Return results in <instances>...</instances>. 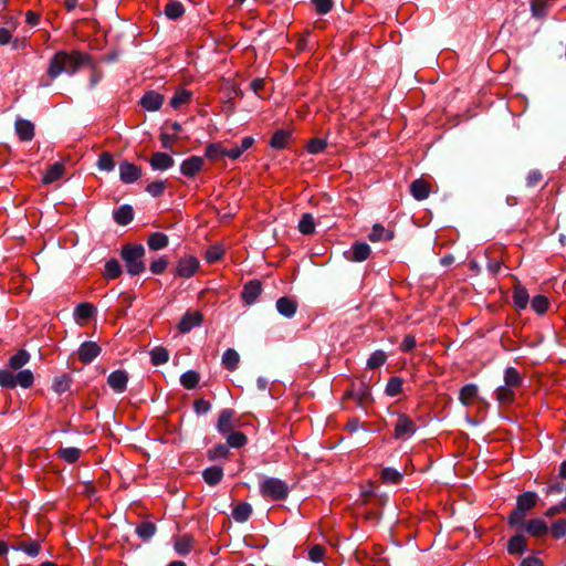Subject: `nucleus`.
<instances>
[{"label":"nucleus","instance_id":"774afa93","mask_svg":"<svg viewBox=\"0 0 566 566\" xmlns=\"http://www.w3.org/2000/svg\"><path fill=\"white\" fill-rule=\"evenodd\" d=\"M168 265V261L166 259H158L154 261L150 265V271L155 274L163 273Z\"/></svg>","mask_w":566,"mask_h":566},{"label":"nucleus","instance_id":"a211bd4d","mask_svg":"<svg viewBox=\"0 0 566 566\" xmlns=\"http://www.w3.org/2000/svg\"><path fill=\"white\" fill-rule=\"evenodd\" d=\"M229 150L230 148L222 143L209 144L206 147V157L211 160H219L222 157H229Z\"/></svg>","mask_w":566,"mask_h":566},{"label":"nucleus","instance_id":"338daca9","mask_svg":"<svg viewBox=\"0 0 566 566\" xmlns=\"http://www.w3.org/2000/svg\"><path fill=\"white\" fill-rule=\"evenodd\" d=\"M176 139V136L172 135L169 130L165 129L160 135V140L164 148L170 149Z\"/></svg>","mask_w":566,"mask_h":566},{"label":"nucleus","instance_id":"e2e57ef3","mask_svg":"<svg viewBox=\"0 0 566 566\" xmlns=\"http://www.w3.org/2000/svg\"><path fill=\"white\" fill-rule=\"evenodd\" d=\"M223 255V250L220 247H211L206 252V258L209 262H216Z\"/></svg>","mask_w":566,"mask_h":566},{"label":"nucleus","instance_id":"39448f33","mask_svg":"<svg viewBox=\"0 0 566 566\" xmlns=\"http://www.w3.org/2000/svg\"><path fill=\"white\" fill-rule=\"evenodd\" d=\"M346 397L353 399L355 403L364 410L374 401L370 388L366 385H359L357 388L349 391Z\"/></svg>","mask_w":566,"mask_h":566},{"label":"nucleus","instance_id":"b1692460","mask_svg":"<svg viewBox=\"0 0 566 566\" xmlns=\"http://www.w3.org/2000/svg\"><path fill=\"white\" fill-rule=\"evenodd\" d=\"M547 524L542 518H534L526 524V532L532 536H542L547 533Z\"/></svg>","mask_w":566,"mask_h":566},{"label":"nucleus","instance_id":"680f3d73","mask_svg":"<svg viewBox=\"0 0 566 566\" xmlns=\"http://www.w3.org/2000/svg\"><path fill=\"white\" fill-rule=\"evenodd\" d=\"M552 533L555 537H562L566 534V518L556 521L552 526Z\"/></svg>","mask_w":566,"mask_h":566},{"label":"nucleus","instance_id":"9b49d317","mask_svg":"<svg viewBox=\"0 0 566 566\" xmlns=\"http://www.w3.org/2000/svg\"><path fill=\"white\" fill-rule=\"evenodd\" d=\"M203 158L198 156H192L185 161H182L180 166L181 172L187 177H193L198 174L203 167Z\"/></svg>","mask_w":566,"mask_h":566},{"label":"nucleus","instance_id":"69168bd1","mask_svg":"<svg viewBox=\"0 0 566 566\" xmlns=\"http://www.w3.org/2000/svg\"><path fill=\"white\" fill-rule=\"evenodd\" d=\"M526 513L516 506V509L511 513L509 521L512 525L522 524L524 522Z\"/></svg>","mask_w":566,"mask_h":566},{"label":"nucleus","instance_id":"49530a36","mask_svg":"<svg viewBox=\"0 0 566 566\" xmlns=\"http://www.w3.org/2000/svg\"><path fill=\"white\" fill-rule=\"evenodd\" d=\"M402 379L399 377H392L389 379L385 392L390 397H396L402 391Z\"/></svg>","mask_w":566,"mask_h":566},{"label":"nucleus","instance_id":"052dcab7","mask_svg":"<svg viewBox=\"0 0 566 566\" xmlns=\"http://www.w3.org/2000/svg\"><path fill=\"white\" fill-rule=\"evenodd\" d=\"M381 478L386 482L398 483L401 479V474L395 469L386 468L381 471Z\"/></svg>","mask_w":566,"mask_h":566},{"label":"nucleus","instance_id":"864d4df0","mask_svg":"<svg viewBox=\"0 0 566 566\" xmlns=\"http://www.w3.org/2000/svg\"><path fill=\"white\" fill-rule=\"evenodd\" d=\"M0 386L4 388L15 387V375L7 369H0Z\"/></svg>","mask_w":566,"mask_h":566},{"label":"nucleus","instance_id":"4468645a","mask_svg":"<svg viewBox=\"0 0 566 566\" xmlns=\"http://www.w3.org/2000/svg\"><path fill=\"white\" fill-rule=\"evenodd\" d=\"M201 322H202V315L200 312H197V311L188 312L181 318V321L178 325V329L181 333H187L195 326H198Z\"/></svg>","mask_w":566,"mask_h":566},{"label":"nucleus","instance_id":"8fccbe9b","mask_svg":"<svg viewBox=\"0 0 566 566\" xmlns=\"http://www.w3.org/2000/svg\"><path fill=\"white\" fill-rule=\"evenodd\" d=\"M387 355L382 350L374 352L367 360V367L375 369L385 364Z\"/></svg>","mask_w":566,"mask_h":566},{"label":"nucleus","instance_id":"20e7f679","mask_svg":"<svg viewBox=\"0 0 566 566\" xmlns=\"http://www.w3.org/2000/svg\"><path fill=\"white\" fill-rule=\"evenodd\" d=\"M416 432V423L407 415H398L397 422L395 424V438L396 439H408Z\"/></svg>","mask_w":566,"mask_h":566},{"label":"nucleus","instance_id":"5fc2aeb1","mask_svg":"<svg viewBox=\"0 0 566 566\" xmlns=\"http://www.w3.org/2000/svg\"><path fill=\"white\" fill-rule=\"evenodd\" d=\"M136 532L142 538L148 539L155 535L156 526L153 523L145 522L137 527Z\"/></svg>","mask_w":566,"mask_h":566},{"label":"nucleus","instance_id":"603ef678","mask_svg":"<svg viewBox=\"0 0 566 566\" xmlns=\"http://www.w3.org/2000/svg\"><path fill=\"white\" fill-rule=\"evenodd\" d=\"M227 442L232 448H240L247 443V437L238 431L228 433Z\"/></svg>","mask_w":566,"mask_h":566},{"label":"nucleus","instance_id":"5701e85b","mask_svg":"<svg viewBox=\"0 0 566 566\" xmlns=\"http://www.w3.org/2000/svg\"><path fill=\"white\" fill-rule=\"evenodd\" d=\"M394 238L392 231L386 230L381 224L376 223L371 232L368 235V239L371 242H379V241H388Z\"/></svg>","mask_w":566,"mask_h":566},{"label":"nucleus","instance_id":"f257e3e1","mask_svg":"<svg viewBox=\"0 0 566 566\" xmlns=\"http://www.w3.org/2000/svg\"><path fill=\"white\" fill-rule=\"evenodd\" d=\"M83 61L84 55L78 52H57L50 62L48 74L54 78L61 73H74Z\"/></svg>","mask_w":566,"mask_h":566},{"label":"nucleus","instance_id":"4be33fe9","mask_svg":"<svg viewBox=\"0 0 566 566\" xmlns=\"http://www.w3.org/2000/svg\"><path fill=\"white\" fill-rule=\"evenodd\" d=\"M523 378L514 367H507L504 371V385L517 389L522 386Z\"/></svg>","mask_w":566,"mask_h":566},{"label":"nucleus","instance_id":"c03bdc74","mask_svg":"<svg viewBox=\"0 0 566 566\" xmlns=\"http://www.w3.org/2000/svg\"><path fill=\"white\" fill-rule=\"evenodd\" d=\"M526 543L522 535L513 536L507 544V549L511 554H521L525 551Z\"/></svg>","mask_w":566,"mask_h":566},{"label":"nucleus","instance_id":"dca6fc26","mask_svg":"<svg viewBox=\"0 0 566 566\" xmlns=\"http://www.w3.org/2000/svg\"><path fill=\"white\" fill-rule=\"evenodd\" d=\"M127 381H128L127 373L123 371V370L113 371L107 378V384L109 385V387L113 390L118 391V392H122L125 390Z\"/></svg>","mask_w":566,"mask_h":566},{"label":"nucleus","instance_id":"6e6d98bb","mask_svg":"<svg viewBox=\"0 0 566 566\" xmlns=\"http://www.w3.org/2000/svg\"><path fill=\"white\" fill-rule=\"evenodd\" d=\"M95 313V307L91 303H82L76 307L75 314L81 319H87Z\"/></svg>","mask_w":566,"mask_h":566},{"label":"nucleus","instance_id":"de8ad7c7","mask_svg":"<svg viewBox=\"0 0 566 566\" xmlns=\"http://www.w3.org/2000/svg\"><path fill=\"white\" fill-rule=\"evenodd\" d=\"M199 380V374L192 370L185 373L180 378L181 385L187 389H193L198 385Z\"/></svg>","mask_w":566,"mask_h":566},{"label":"nucleus","instance_id":"423d86ee","mask_svg":"<svg viewBox=\"0 0 566 566\" xmlns=\"http://www.w3.org/2000/svg\"><path fill=\"white\" fill-rule=\"evenodd\" d=\"M370 253L371 249L367 243L356 242L345 252V256L353 262H363L369 258Z\"/></svg>","mask_w":566,"mask_h":566},{"label":"nucleus","instance_id":"a18cd8bd","mask_svg":"<svg viewBox=\"0 0 566 566\" xmlns=\"http://www.w3.org/2000/svg\"><path fill=\"white\" fill-rule=\"evenodd\" d=\"M298 229L303 234H312L315 231V221L312 214L305 213L298 223Z\"/></svg>","mask_w":566,"mask_h":566},{"label":"nucleus","instance_id":"473e14b6","mask_svg":"<svg viewBox=\"0 0 566 566\" xmlns=\"http://www.w3.org/2000/svg\"><path fill=\"white\" fill-rule=\"evenodd\" d=\"M240 361V356L237 350L229 348L222 355V364L229 370H234Z\"/></svg>","mask_w":566,"mask_h":566},{"label":"nucleus","instance_id":"393cba45","mask_svg":"<svg viewBox=\"0 0 566 566\" xmlns=\"http://www.w3.org/2000/svg\"><path fill=\"white\" fill-rule=\"evenodd\" d=\"M537 502V495L534 492H525L517 497V507L527 513Z\"/></svg>","mask_w":566,"mask_h":566},{"label":"nucleus","instance_id":"f03ea898","mask_svg":"<svg viewBox=\"0 0 566 566\" xmlns=\"http://www.w3.org/2000/svg\"><path fill=\"white\" fill-rule=\"evenodd\" d=\"M145 255V248L142 244L126 245L122 250V258L125 261L127 272L132 275H137L145 270L143 256Z\"/></svg>","mask_w":566,"mask_h":566},{"label":"nucleus","instance_id":"6ab92c4d","mask_svg":"<svg viewBox=\"0 0 566 566\" xmlns=\"http://www.w3.org/2000/svg\"><path fill=\"white\" fill-rule=\"evenodd\" d=\"M530 302V295L524 286L516 285L513 290V304L516 310H525Z\"/></svg>","mask_w":566,"mask_h":566},{"label":"nucleus","instance_id":"412c9836","mask_svg":"<svg viewBox=\"0 0 566 566\" xmlns=\"http://www.w3.org/2000/svg\"><path fill=\"white\" fill-rule=\"evenodd\" d=\"M296 302L290 297H281L276 301L277 311L286 317L293 316L296 312Z\"/></svg>","mask_w":566,"mask_h":566},{"label":"nucleus","instance_id":"0e129e2a","mask_svg":"<svg viewBox=\"0 0 566 566\" xmlns=\"http://www.w3.org/2000/svg\"><path fill=\"white\" fill-rule=\"evenodd\" d=\"M228 452H229V450H228L227 446L219 444V446H216L214 448H212L209 451V458L211 460H214V459H218V458H223V457H227Z\"/></svg>","mask_w":566,"mask_h":566},{"label":"nucleus","instance_id":"a878e982","mask_svg":"<svg viewBox=\"0 0 566 566\" xmlns=\"http://www.w3.org/2000/svg\"><path fill=\"white\" fill-rule=\"evenodd\" d=\"M515 390L514 388L512 387H509V386H500L496 391H495V396H496V399L502 405H510L514 401V398H515Z\"/></svg>","mask_w":566,"mask_h":566},{"label":"nucleus","instance_id":"cd10ccee","mask_svg":"<svg viewBox=\"0 0 566 566\" xmlns=\"http://www.w3.org/2000/svg\"><path fill=\"white\" fill-rule=\"evenodd\" d=\"M29 360L30 354L24 349H20L15 355L10 357L8 364L12 370H20L24 365L29 363Z\"/></svg>","mask_w":566,"mask_h":566},{"label":"nucleus","instance_id":"0eeeda50","mask_svg":"<svg viewBox=\"0 0 566 566\" xmlns=\"http://www.w3.org/2000/svg\"><path fill=\"white\" fill-rule=\"evenodd\" d=\"M237 426L235 412L232 409H224L220 412L217 429L219 432L230 433Z\"/></svg>","mask_w":566,"mask_h":566},{"label":"nucleus","instance_id":"1a4fd4ad","mask_svg":"<svg viewBox=\"0 0 566 566\" xmlns=\"http://www.w3.org/2000/svg\"><path fill=\"white\" fill-rule=\"evenodd\" d=\"M198 268L199 261L191 255H187L178 262L176 273L181 277H190L197 272Z\"/></svg>","mask_w":566,"mask_h":566},{"label":"nucleus","instance_id":"6e6552de","mask_svg":"<svg viewBox=\"0 0 566 566\" xmlns=\"http://www.w3.org/2000/svg\"><path fill=\"white\" fill-rule=\"evenodd\" d=\"M142 177V168L129 163L123 161L119 165V178L125 184L137 181Z\"/></svg>","mask_w":566,"mask_h":566},{"label":"nucleus","instance_id":"bb28decb","mask_svg":"<svg viewBox=\"0 0 566 566\" xmlns=\"http://www.w3.org/2000/svg\"><path fill=\"white\" fill-rule=\"evenodd\" d=\"M254 143L253 137L247 136L244 137L240 145L231 147L229 150V158L232 160L238 159L244 151L252 147Z\"/></svg>","mask_w":566,"mask_h":566},{"label":"nucleus","instance_id":"7c9ffc66","mask_svg":"<svg viewBox=\"0 0 566 566\" xmlns=\"http://www.w3.org/2000/svg\"><path fill=\"white\" fill-rule=\"evenodd\" d=\"M193 539L189 535H182L175 539V549L180 555H187L192 549Z\"/></svg>","mask_w":566,"mask_h":566},{"label":"nucleus","instance_id":"c9c22d12","mask_svg":"<svg viewBox=\"0 0 566 566\" xmlns=\"http://www.w3.org/2000/svg\"><path fill=\"white\" fill-rule=\"evenodd\" d=\"M478 396V387L473 384L465 385L460 391V401L469 406L473 399Z\"/></svg>","mask_w":566,"mask_h":566},{"label":"nucleus","instance_id":"79ce46f5","mask_svg":"<svg viewBox=\"0 0 566 566\" xmlns=\"http://www.w3.org/2000/svg\"><path fill=\"white\" fill-rule=\"evenodd\" d=\"M222 475H223L222 470L218 467L208 468L203 472V479L210 485H214V484L219 483L222 479Z\"/></svg>","mask_w":566,"mask_h":566},{"label":"nucleus","instance_id":"e433bc0d","mask_svg":"<svg viewBox=\"0 0 566 566\" xmlns=\"http://www.w3.org/2000/svg\"><path fill=\"white\" fill-rule=\"evenodd\" d=\"M34 376L30 369L19 370L15 375V387L30 388L33 385Z\"/></svg>","mask_w":566,"mask_h":566},{"label":"nucleus","instance_id":"2f4dec72","mask_svg":"<svg viewBox=\"0 0 566 566\" xmlns=\"http://www.w3.org/2000/svg\"><path fill=\"white\" fill-rule=\"evenodd\" d=\"M252 513V507L248 503H239L232 512L233 518L239 522L243 523L247 522Z\"/></svg>","mask_w":566,"mask_h":566},{"label":"nucleus","instance_id":"ddd939ff","mask_svg":"<svg viewBox=\"0 0 566 566\" xmlns=\"http://www.w3.org/2000/svg\"><path fill=\"white\" fill-rule=\"evenodd\" d=\"M140 103L145 109L155 112L161 107L164 103V96L157 92L150 91L143 96Z\"/></svg>","mask_w":566,"mask_h":566},{"label":"nucleus","instance_id":"37998d69","mask_svg":"<svg viewBox=\"0 0 566 566\" xmlns=\"http://www.w3.org/2000/svg\"><path fill=\"white\" fill-rule=\"evenodd\" d=\"M151 363L156 366L163 365L168 361L169 359V353L165 347H155L150 352Z\"/></svg>","mask_w":566,"mask_h":566},{"label":"nucleus","instance_id":"72a5a7b5","mask_svg":"<svg viewBox=\"0 0 566 566\" xmlns=\"http://www.w3.org/2000/svg\"><path fill=\"white\" fill-rule=\"evenodd\" d=\"M82 454V451L74 447L61 448L57 451V455L67 463L76 462Z\"/></svg>","mask_w":566,"mask_h":566},{"label":"nucleus","instance_id":"ea45409f","mask_svg":"<svg viewBox=\"0 0 566 566\" xmlns=\"http://www.w3.org/2000/svg\"><path fill=\"white\" fill-rule=\"evenodd\" d=\"M190 99H191V93L186 90H180V91L176 92L174 97L170 99V105L175 109H178L181 106L188 104L190 102Z\"/></svg>","mask_w":566,"mask_h":566},{"label":"nucleus","instance_id":"c756f323","mask_svg":"<svg viewBox=\"0 0 566 566\" xmlns=\"http://www.w3.org/2000/svg\"><path fill=\"white\" fill-rule=\"evenodd\" d=\"M64 174V166L60 163L53 164L49 169L46 170L45 175L43 176V184H51L57 179H60Z\"/></svg>","mask_w":566,"mask_h":566},{"label":"nucleus","instance_id":"c85d7f7f","mask_svg":"<svg viewBox=\"0 0 566 566\" xmlns=\"http://www.w3.org/2000/svg\"><path fill=\"white\" fill-rule=\"evenodd\" d=\"M169 239L165 233L154 232L149 235L147 244L149 249L157 251L168 245Z\"/></svg>","mask_w":566,"mask_h":566},{"label":"nucleus","instance_id":"f8f14e48","mask_svg":"<svg viewBox=\"0 0 566 566\" xmlns=\"http://www.w3.org/2000/svg\"><path fill=\"white\" fill-rule=\"evenodd\" d=\"M149 164L154 170H167L174 166L175 161L170 155L159 151L151 156Z\"/></svg>","mask_w":566,"mask_h":566},{"label":"nucleus","instance_id":"58836bf2","mask_svg":"<svg viewBox=\"0 0 566 566\" xmlns=\"http://www.w3.org/2000/svg\"><path fill=\"white\" fill-rule=\"evenodd\" d=\"M290 139V133L287 130H277L271 138L270 145L275 149L285 148Z\"/></svg>","mask_w":566,"mask_h":566},{"label":"nucleus","instance_id":"4d7b16f0","mask_svg":"<svg viewBox=\"0 0 566 566\" xmlns=\"http://www.w3.org/2000/svg\"><path fill=\"white\" fill-rule=\"evenodd\" d=\"M71 384V379L63 375L60 377H56L53 381V390L57 394H63L66 390H69Z\"/></svg>","mask_w":566,"mask_h":566},{"label":"nucleus","instance_id":"a19ab883","mask_svg":"<svg viewBox=\"0 0 566 566\" xmlns=\"http://www.w3.org/2000/svg\"><path fill=\"white\" fill-rule=\"evenodd\" d=\"M185 12V8L182 6L181 2H178V1H170L166 7H165V14L167 15V18L169 19H178L180 18Z\"/></svg>","mask_w":566,"mask_h":566},{"label":"nucleus","instance_id":"7ed1b4c3","mask_svg":"<svg viewBox=\"0 0 566 566\" xmlns=\"http://www.w3.org/2000/svg\"><path fill=\"white\" fill-rule=\"evenodd\" d=\"M260 489H261V493L264 497H270L271 500H274V501L283 500L287 495L286 484L279 479H273V478L265 479L261 483Z\"/></svg>","mask_w":566,"mask_h":566},{"label":"nucleus","instance_id":"2eb2a0df","mask_svg":"<svg viewBox=\"0 0 566 566\" xmlns=\"http://www.w3.org/2000/svg\"><path fill=\"white\" fill-rule=\"evenodd\" d=\"M431 191L429 182L419 178L410 185V192L416 200H424L429 197Z\"/></svg>","mask_w":566,"mask_h":566},{"label":"nucleus","instance_id":"3c124183","mask_svg":"<svg viewBox=\"0 0 566 566\" xmlns=\"http://www.w3.org/2000/svg\"><path fill=\"white\" fill-rule=\"evenodd\" d=\"M97 167L101 170L112 171L115 167L113 156L109 153H103L97 160Z\"/></svg>","mask_w":566,"mask_h":566},{"label":"nucleus","instance_id":"f3484780","mask_svg":"<svg viewBox=\"0 0 566 566\" xmlns=\"http://www.w3.org/2000/svg\"><path fill=\"white\" fill-rule=\"evenodd\" d=\"M15 132L23 142L31 140L34 136V125L30 120L19 118L15 120Z\"/></svg>","mask_w":566,"mask_h":566},{"label":"nucleus","instance_id":"bf43d9fd","mask_svg":"<svg viewBox=\"0 0 566 566\" xmlns=\"http://www.w3.org/2000/svg\"><path fill=\"white\" fill-rule=\"evenodd\" d=\"M122 273V269L119 263L116 260H111L105 264V275L108 279H115L119 276Z\"/></svg>","mask_w":566,"mask_h":566},{"label":"nucleus","instance_id":"9d476101","mask_svg":"<svg viewBox=\"0 0 566 566\" xmlns=\"http://www.w3.org/2000/svg\"><path fill=\"white\" fill-rule=\"evenodd\" d=\"M101 353V347L94 342H85L78 349V358L82 363L88 364Z\"/></svg>","mask_w":566,"mask_h":566},{"label":"nucleus","instance_id":"aec40b11","mask_svg":"<svg viewBox=\"0 0 566 566\" xmlns=\"http://www.w3.org/2000/svg\"><path fill=\"white\" fill-rule=\"evenodd\" d=\"M262 286L258 281H251L244 285L242 297L248 304H252L261 294Z\"/></svg>","mask_w":566,"mask_h":566},{"label":"nucleus","instance_id":"f704fd0d","mask_svg":"<svg viewBox=\"0 0 566 566\" xmlns=\"http://www.w3.org/2000/svg\"><path fill=\"white\" fill-rule=\"evenodd\" d=\"M549 0H532L531 11L532 15L542 19L547 15Z\"/></svg>","mask_w":566,"mask_h":566},{"label":"nucleus","instance_id":"4c0bfd02","mask_svg":"<svg viewBox=\"0 0 566 566\" xmlns=\"http://www.w3.org/2000/svg\"><path fill=\"white\" fill-rule=\"evenodd\" d=\"M133 209L129 206H122L114 212V218L119 224H127L133 220Z\"/></svg>","mask_w":566,"mask_h":566},{"label":"nucleus","instance_id":"09e8293b","mask_svg":"<svg viewBox=\"0 0 566 566\" xmlns=\"http://www.w3.org/2000/svg\"><path fill=\"white\" fill-rule=\"evenodd\" d=\"M548 298L544 295H536L531 302V306L537 314H544L548 310Z\"/></svg>","mask_w":566,"mask_h":566},{"label":"nucleus","instance_id":"13d9d810","mask_svg":"<svg viewBox=\"0 0 566 566\" xmlns=\"http://www.w3.org/2000/svg\"><path fill=\"white\" fill-rule=\"evenodd\" d=\"M165 189H166L165 181L155 180L147 186L146 191L153 197H159L164 193Z\"/></svg>","mask_w":566,"mask_h":566}]
</instances>
